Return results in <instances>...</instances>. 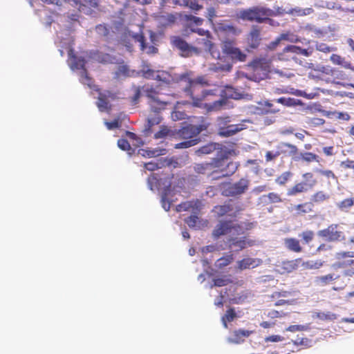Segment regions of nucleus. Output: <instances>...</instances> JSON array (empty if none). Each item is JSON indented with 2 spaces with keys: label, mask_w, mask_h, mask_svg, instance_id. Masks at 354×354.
Listing matches in <instances>:
<instances>
[{
  "label": "nucleus",
  "mask_w": 354,
  "mask_h": 354,
  "mask_svg": "<svg viewBox=\"0 0 354 354\" xmlns=\"http://www.w3.org/2000/svg\"><path fill=\"white\" fill-rule=\"evenodd\" d=\"M73 41L68 30H66V32H59L57 33V40L55 43L59 48V51L61 56L64 55V48H66L68 50V63L72 71L80 70V80L82 84L97 91L96 86L93 84L92 79L87 75L84 68L86 61L84 57H77L73 54V50L71 48Z\"/></svg>",
  "instance_id": "1"
},
{
  "label": "nucleus",
  "mask_w": 354,
  "mask_h": 354,
  "mask_svg": "<svg viewBox=\"0 0 354 354\" xmlns=\"http://www.w3.org/2000/svg\"><path fill=\"white\" fill-rule=\"evenodd\" d=\"M238 165L236 162H227L225 154H221V157L214 158L209 162L195 164L194 166V171L201 174L214 169L211 174L213 179L230 176L236 171Z\"/></svg>",
  "instance_id": "2"
},
{
  "label": "nucleus",
  "mask_w": 354,
  "mask_h": 354,
  "mask_svg": "<svg viewBox=\"0 0 354 354\" xmlns=\"http://www.w3.org/2000/svg\"><path fill=\"white\" fill-rule=\"evenodd\" d=\"M147 184L151 190L157 189L160 192L162 206L165 211H169L171 205L175 201V199L173 198L174 190L171 189V178L166 177L158 179L153 174L148 178Z\"/></svg>",
  "instance_id": "3"
},
{
  "label": "nucleus",
  "mask_w": 354,
  "mask_h": 354,
  "mask_svg": "<svg viewBox=\"0 0 354 354\" xmlns=\"http://www.w3.org/2000/svg\"><path fill=\"white\" fill-rule=\"evenodd\" d=\"M283 15L280 7L275 8L274 10L258 6L248 9L240 10L237 13V17L249 21H256L257 23H263L266 19L265 16H277Z\"/></svg>",
  "instance_id": "4"
},
{
  "label": "nucleus",
  "mask_w": 354,
  "mask_h": 354,
  "mask_svg": "<svg viewBox=\"0 0 354 354\" xmlns=\"http://www.w3.org/2000/svg\"><path fill=\"white\" fill-rule=\"evenodd\" d=\"M141 95H145L149 99V104L154 113H158L165 109L167 102L159 96L158 92L151 86L145 85L141 89L138 88L133 97V102L136 104Z\"/></svg>",
  "instance_id": "5"
},
{
  "label": "nucleus",
  "mask_w": 354,
  "mask_h": 354,
  "mask_svg": "<svg viewBox=\"0 0 354 354\" xmlns=\"http://www.w3.org/2000/svg\"><path fill=\"white\" fill-rule=\"evenodd\" d=\"M241 234L243 232V228L231 221L220 222L214 228L213 231V236L218 238L221 235L228 233L230 234Z\"/></svg>",
  "instance_id": "6"
},
{
  "label": "nucleus",
  "mask_w": 354,
  "mask_h": 354,
  "mask_svg": "<svg viewBox=\"0 0 354 354\" xmlns=\"http://www.w3.org/2000/svg\"><path fill=\"white\" fill-rule=\"evenodd\" d=\"M337 224H331L327 228L319 230L317 235L326 241L335 242L344 239V234L342 231L337 230Z\"/></svg>",
  "instance_id": "7"
},
{
  "label": "nucleus",
  "mask_w": 354,
  "mask_h": 354,
  "mask_svg": "<svg viewBox=\"0 0 354 354\" xmlns=\"http://www.w3.org/2000/svg\"><path fill=\"white\" fill-rule=\"evenodd\" d=\"M71 6L77 7L80 12L91 15L93 9L97 8L99 5V0H64Z\"/></svg>",
  "instance_id": "8"
},
{
  "label": "nucleus",
  "mask_w": 354,
  "mask_h": 354,
  "mask_svg": "<svg viewBox=\"0 0 354 354\" xmlns=\"http://www.w3.org/2000/svg\"><path fill=\"white\" fill-rule=\"evenodd\" d=\"M223 53L227 55L233 62H244L246 54L236 47L232 41H225L222 45Z\"/></svg>",
  "instance_id": "9"
},
{
  "label": "nucleus",
  "mask_w": 354,
  "mask_h": 354,
  "mask_svg": "<svg viewBox=\"0 0 354 354\" xmlns=\"http://www.w3.org/2000/svg\"><path fill=\"white\" fill-rule=\"evenodd\" d=\"M141 73L145 78L157 80L166 84H169L171 80V77L168 73L163 71H153L148 66H143Z\"/></svg>",
  "instance_id": "10"
},
{
  "label": "nucleus",
  "mask_w": 354,
  "mask_h": 354,
  "mask_svg": "<svg viewBox=\"0 0 354 354\" xmlns=\"http://www.w3.org/2000/svg\"><path fill=\"white\" fill-rule=\"evenodd\" d=\"M249 180L241 178L239 181L229 185L223 190V194L227 196H236L243 194L248 188Z\"/></svg>",
  "instance_id": "11"
},
{
  "label": "nucleus",
  "mask_w": 354,
  "mask_h": 354,
  "mask_svg": "<svg viewBox=\"0 0 354 354\" xmlns=\"http://www.w3.org/2000/svg\"><path fill=\"white\" fill-rule=\"evenodd\" d=\"M128 35L131 37L135 42L139 44V46L141 50L145 51L148 54H153L156 53L157 48L153 46H148L145 41V38L141 31V28H139L138 32H134L132 30H128Z\"/></svg>",
  "instance_id": "12"
},
{
  "label": "nucleus",
  "mask_w": 354,
  "mask_h": 354,
  "mask_svg": "<svg viewBox=\"0 0 354 354\" xmlns=\"http://www.w3.org/2000/svg\"><path fill=\"white\" fill-rule=\"evenodd\" d=\"M202 131L201 126L189 124L183 127L178 131V136L182 139L192 140L194 137L199 134Z\"/></svg>",
  "instance_id": "13"
},
{
  "label": "nucleus",
  "mask_w": 354,
  "mask_h": 354,
  "mask_svg": "<svg viewBox=\"0 0 354 354\" xmlns=\"http://www.w3.org/2000/svg\"><path fill=\"white\" fill-rule=\"evenodd\" d=\"M180 80H185L189 84V88H186V91L190 93L191 95L193 94V92L195 91L197 85H205L207 84L206 80L204 77H198L196 79H191L189 76V73H183L180 77Z\"/></svg>",
  "instance_id": "14"
},
{
  "label": "nucleus",
  "mask_w": 354,
  "mask_h": 354,
  "mask_svg": "<svg viewBox=\"0 0 354 354\" xmlns=\"http://www.w3.org/2000/svg\"><path fill=\"white\" fill-rule=\"evenodd\" d=\"M259 106H253L251 107V111L254 114L264 115L268 113H276L279 112V109H272V104L266 100L258 102Z\"/></svg>",
  "instance_id": "15"
},
{
  "label": "nucleus",
  "mask_w": 354,
  "mask_h": 354,
  "mask_svg": "<svg viewBox=\"0 0 354 354\" xmlns=\"http://www.w3.org/2000/svg\"><path fill=\"white\" fill-rule=\"evenodd\" d=\"M252 245V241L246 239L245 237L232 238L227 241L228 248L237 252L247 248L248 246H251Z\"/></svg>",
  "instance_id": "16"
},
{
  "label": "nucleus",
  "mask_w": 354,
  "mask_h": 354,
  "mask_svg": "<svg viewBox=\"0 0 354 354\" xmlns=\"http://www.w3.org/2000/svg\"><path fill=\"white\" fill-rule=\"evenodd\" d=\"M215 31L218 34H227L228 35H236L237 30L232 25L221 21H215L213 24Z\"/></svg>",
  "instance_id": "17"
},
{
  "label": "nucleus",
  "mask_w": 354,
  "mask_h": 354,
  "mask_svg": "<svg viewBox=\"0 0 354 354\" xmlns=\"http://www.w3.org/2000/svg\"><path fill=\"white\" fill-rule=\"evenodd\" d=\"M90 58L104 64H120V62L115 57L108 54L99 52H91Z\"/></svg>",
  "instance_id": "18"
},
{
  "label": "nucleus",
  "mask_w": 354,
  "mask_h": 354,
  "mask_svg": "<svg viewBox=\"0 0 354 354\" xmlns=\"http://www.w3.org/2000/svg\"><path fill=\"white\" fill-rule=\"evenodd\" d=\"M261 263L259 259L245 258L236 262V268L239 270L254 268Z\"/></svg>",
  "instance_id": "19"
},
{
  "label": "nucleus",
  "mask_w": 354,
  "mask_h": 354,
  "mask_svg": "<svg viewBox=\"0 0 354 354\" xmlns=\"http://www.w3.org/2000/svg\"><path fill=\"white\" fill-rule=\"evenodd\" d=\"M244 129L243 124H230L218 130V135L222 137H230Z\"/></svg>",
  "instance_id": "20"
},
{
  "label": "nucleus",
  "mask_w": 354,
  "mask_h": 354,
  "mask_svg": "<svg viewBox=\"0 0 354 354\" xmlns=\"http://www.w3.org/2000/svg\"><path fill=\"white\" fill-rule=\"evenodd\" d=\"M252 331L243 329L234 330L232 336L227 338V342L234 344H240L244 341L245 337L250 335Z\"/></svg>",
  "instance_id": "21"
},
{
  "label": "nucleus",
  "mask_w": 354,
  "mask_h": 354,
  "mask_svg": "<svg viewBox=\"0 0 354 354\" xmlns=\"http://www.w3.org/2000/svg\"><path fill=\"white\" fill-rule=\"evenodd\" d=\"M141 73L136 72L135 71H131L127 65H120L118 70L114 73V77L115 79H120L122 77L136 76Z\"/></svg>",
  "instance_id": "22"
},
{
  "label": "nucleus",
  "mask_w": 354,
  "mask_h": 354,
  "mask_svg": "<svg viewBox=\"0 0 354 354\" xmlns=\"http://www.w3.org/2000/svg\"><path fill=\"white\" fill-rule=\"evenodd\" d=\"M315 183L316 181L314 180L309 183H298L288 191V195L292 196L297 193L307 192L308 189L312 188Z\"/></svg>",
  "instance_id": "23"
},
{
  "label": "nucleus",
  "mask_w": 354,
  "mask_h": 354,
  "mask_svg": "<svg viewBox=\"0 0 354 354\" xmlns=\"http://www.w3.org/2000/svg\"><path fill=\"white\" fill-rule=\"evenodd\" d=\"M281 10L283 12V14L286 13L291 15L294 17L306 16L310 15L311 13L313 12V9L312 8H301L299 7H296L295 8L288 10L283 9L282 8H281Z\"/></svg>",
  "instance_id": "24"
},
{
  "label": "nucleus",
  "mask_w": 354,
  "mask_h": 354,
  "mask_svg": "<svg viewBox=\"0 0 354 354\" xmlns=\"http://www.w3.org/2000/svg\"><path fill=\"white\" fill-rule=\"evenodd\" d=\"M281 93H287L291 94L298 97H304L308 100L314 99L316 96V94L314 93H307L304 91L298 90L292 87L286 88L285 89L281 90Z\"/></svg>",
  "instance_id": "25"
},
{
  "label": "nucleus",
  "mask_w": 354,
  "mask_h": 354,
  "mask_svg": "<svg viewBox=\"0 0 354 354\" xmlns=\"http://www.w3.org/2000/svg\"><path fill=\"white\" fill-rule=\"evenodd\" d=\"M227 100L226 98H221L212 103L205 104V107L207 111H218L225 109L227 105Z\"/></svg>",
  "instance_id": "26"
},
{
  "label": "nucleus",
  "mask_w": 354,
  "mask_h": 354,
  "mask_svg": "<svg viewBox=\"0 0 354 354\" xmlns=\"http://www.w3.org/2000/svg\"><path fill=\"white\" fill-rule=\"evenodd\" d=\"M219 149H221V145L219 144L211 142L200 147L196 150L195 153L198 156H201L202 155L211 153Z\"/></svg>",
  "instance_id": "27"
},
{
  "label": "nucleus",
  "mask_w": 354,
  "mask_h": 354,
  "mask_svg": "<svg viewBox=\"0 0 354 354\" xmlns=\"http://www.w3.org/2000/svg\"><path fill=\"white\" fill-rule=\"evenodd\" d=\"M166 153L165 149L156 148L152 149H141L138 150V154L144 157H156Z\"/></svg>",
  "instance_id": "28"
},
{
  "label": "nucleus",
  "mask_w": 354,
  "mask_h": 354,
  "mask_svg": "<svg viewBox=\"0 0 354 354\" xmlns=\"http://www.w3.org/2000/svg\"><path fill=\"white\" fill-rule=\"evenodd\" d=\"M260 40V30H259L256 26H253L248 37V41L250 46L252 48H257Z\"/></svg>",
  "instance_id": "29"
},
{
  "label": "nucleus",
  "mask_w": 354,
  "mask_h": 354,
  "mask_svg": "<svg viewBox=\"0 0 354 354\" xmlns=\"http://www.w3.org/2000/svg\"><path fill=\"white\" fill-rule=\"evenodd\" d=\"M201 42L203 44L205 50H208L214 58L220 57L219 50L211 41L207 39H202Z\"/></svg>",
  "instance_id": "30"
},
{
  "label": "nucleus",
  "mask_w": 354,
  "mask_h": 354,
  "mask_svg": "<svg viewBox=\"0 0 354 354\" xmlns=\"http://www.w3.org/2000/svg\"><path fill=\"white\" fill-rule=\"evenodd\" d=\"M170 160H163L162 158L158 160L156 162L151 161L145 164V167L149 171H154L157 169L165 167V164H170Z\"/></svg>",
  "instance_id": "31"
},
{
  "label": "nucleus",
  "mask_w": 354,
  "mask_h": 354,
  "mask_svg": "<svg viewBox=\"0 0 354 354\" xmlns=\"http://www.w3.org/2000/svg\"><path fill=\"white\" fill-rule=\"evenodd\" d=\"M200 204H201V203L199 201H196V202L186 201V202L182 203L179 204L178 205H177L176 207V212H182V211H187L191 209H194L195 208L198 209Z\"/></svg>",
  "instance_id": "32"
},
{
  "label": "nucleus",
  "mask_w": 354,
  "mask_h": 354,
  "mask_svg": "<svg viewBox=\"0 0 354 354\" xmlns=\"http://www.w3.org/2000/svg\"><path fill=\"white\" fill-rule=\"evenodd\" d=\"M286 247L291 251L299 252L301 248L299 245V242L297 239L293 238H288L284 240Z\"/></svg>",
  "instance_id": "33"
},
{
  "label": "nucleus",
  "mask_w": 354,
  "mask_h": 354,
  "mask_svg": "<svg viewBox=\"0 0 354 354\" xmlns=\"http://www.w3.org/2000/svg\"><path fill=\"white\" fill-rule=\"evenodd\" d=\"M233 260V254L232 253H229L225 256L218 259L215 263V266L219 269H221L231 263Z\"/></svg>",
  "instance_id": "34"
},
{
  "label": "nucleus",
  "mask_w": 354,
  "mask_h": 354,
  "mask_svg": "<svg viewBox=\"0 0 354 354\" xmlns=\"http://www.w3.org/2000/svg\"><path fill=\"white\" fill-rule=\"evenodd\" d=\"M276 102L286 106H295L301 104V101L300 100L291 97H279L276 100Z\"/></svg>",
  "instance_id": "35"
},
{
  "label": "nucleus",
  "mask_w": 354,
  "mask_h": 354,
  "mask_svg": "<svg viewBox=\"0 0 354 354\" xmlns=\"http://www.w3.org/2000/svg\"><path fill=\"white\" fill-rule=\"evenodd\" d=\"M338 278H339V276L335 277V275L333 274H328L325 275V276L317 277L315 278V281L318 285L324 286H326L328 283H329L330 281L335 280V279H337Z\"/></svg>",
  "instance_id": "36"
},
{
  "label": "nucleus",
  "mask_w": 354,
  "mask_h": 354,
  "mask_svg": "<svg viewBox=\"0 0 354 354\" xmlns=\"http://www.w3.org/2000/svg\"><path fill=\"white\" fill-rule=\"evenodd\" d=\"M337 207L343 212H347L348 209L354 205V198H346L344 201L337 203Z\"/></svg>",
  "instance_id": "37"
},
{
  "label": "nucleus",
  "mask_w": 354,
  "mask_h": 354,
  "mask_svg": "<svg viewBox=\"0 0 354 354\" xmlns=\"http://www.w3.org/2000/svg\"><path fill=\"white\" fill-rule=\"evenodd\" d=\"M304 30L307 31L308 33H313L315 35V37H322L324 35L326 32H324L320 28L315 26L312 24H307L304 28Z\"/></svg>",
  "instance_id": "38"
},
{
  "label": "nucleus",
  "mask_w": 354,
  "mask_h": 354,
  "mask_svg": "<svg viewBox=\"0 0 354 354\" xmlns=\"http://www.w3.org/2000/svg\"><path fill=\"white\" fill-rule=\"evenodd\" d=\"M301 262V259H297L292 261H289L283 263V268L288 272H290L293 271L294 270H296L298 267L299 263Z\"/></svg>",
  "instance_id": "39"
},
{
  "label": "nucleus",
  "mask_w": 354,
  "mask_h": 354,
  "mask_svg": "<svg viewBox=\"0 0 354 354\" xmlns=\"http://www.w3.org/2000/svg\"><path fill=\"white\" fill-rule=\"evenodd\" d=\"M313 317H316L321 320L333 321L337 319V315L330 312H318L315 313Z\"/></svg>",
  "instance_id": "40"
},
{
  "label": "nucleus",
  "mask_w": 354,
  "mask_h": 354,
  "mask_svg": "<svg viewBox=\"0 0 354 354\" xmlns=\"http://www.w3.org/2000/svg\"><path fill=\"white\" fill-rule=\"evenodd\" d=\"M180 6L189 7L194 11H198L203 8V6L196 3V1L192 0H180Z\"/></svg>",
  "instance_id": "41"
},
{
  "label": "nucleus",
  "mask_w": 354,
  "mask_h": 354,
  "mask_svg": "<svg viewBox=\"0 0 354 354\" xmlns=\"http://www.w3.org/2000/svg\"><path fill=\"white\" fill-rule=\"evenodd\" d=\"M104 97L105 95L102 93H99L98 100L96 104L100 111H105L109 109V102L104 98Z\"/></svg>",
  "instance_id": "42"
},
{
  "label": "nucleus",
  "mask_w": 354,
  "mask_h": 354,
  "mask_svg": "<svg viewBox=\"0 0 354 354\" xmlns=\"http://www.w3.org/2000/svg\"><path fill=\"white\" fill-rule=\"evenodd\" d=\"M280 38L282 41H287L291 43H297L299 41V37L291 32H284L280 35Z\"/></svg>",
  "instance_id": "43"
},
{
  "label": "nucleus",
  "mask_w": 354,
  "mask_h": 354,
  "mask_svg": "<svg viewBox=\"0 0 354 354\" xmlns=\"http://www.w3.org/2000/svg\"><path fill=\"white\" fill-rule=\"evenodd\" d=\"M318 156L311 152L301 153L299 157L296 158V160L302 159L304 161L310 162L313 161H318Z\"/></svg>",
  "instance_id": "44"
},
{
  "label": "nucleus",
  "mask_w": 354,
  "mask_h": 354,
  "mask_svg": "<svg viewBox=\"0 0 354 354\" xmlns=\"http://www.w3.org/2000/svg\"><path fill=\"white\" fill-rule=\"evenodd\" d=\"M232 210V207L230 205H223L216 206L213 209V212L218 216H222L225 214L230 212Z\"/></svg>",
  "instance_id": "45"
},
{
  "label": "nucleus",
  "mask_w": 354,
  "mask_h": 354,
  "mask_svg": "<svg viewBox=\"0 0 354 354\" xmlns=\"http://www.w3.org/2000/svg\"><path fill=\"white\" fill-rule=\"evenodd\" d=\"M236 313L234 312V310L232 308L229 309L228 310H227L225 315L222 317V323L223 324V326L227 328V322H232L234 320V319L236 317Z\"/></svg>",
  "instance_id": "46"
},
{
  "label": "nucleus",
  "mask_w": 354,
  "mask_h": 354,
  "mask_svg": "<svg viewBox=\"0 0 354 354\" xmlns=\"http://www.w3.org/2000/svg\"><path fill=\"white\" fill-rule=\"evenodd\" d=\"M324 262L321 260L308 261L302 263V266L306 269H319L323 266Z\"/></svg>",
  "instance_id": "47"
},
{
  "label": "nucleus",
  "mask_w": 354,
  "mask_h": 354,
  "mask_svg": "<svg viewBox=\"0 0 354 354\" xmlns=\"http://www.w3.org/2000/svg\"><path fill=\"white\" fill-rule=\"evenodd\" d=\"M172 43L176 47L179 48L182 51H186L189 48L187 43L183 40L181 38L178 37L173 38Z\"/></svg>",
  "instance_id": "48"
},
{
  "label": "nucleus",
  "mask_w": 354,
  "mask_h": 354,
  "mask_svg": "<svg viewBox=\"0 0 354 354\" xmlns=\"http://www.w3.org/2000/svg\"><path fill=\"white\" fill-rule=\"evenodd\" d=\"M185 19L188 23L189 28L192 27V24H195L197 26L201 25L203 21V19L191 15H185Z\"/></svg>",
  "instance_id": "49"
},
{
  "label": "nucleus",
  "mask_w": 354,
  "mask_h": 354,
  "mask_svg": "<svg viewBox=\"0 0 354 354\" xmlns=\"http://www.w3.org/2000/svg\"><path fill=\"white\" fill-rule=\"evenodd\" d=\"M232 66L230 64H223L218 63L217 64L213 65L210 68L215 72H230L232 69Z\"/></svg>",
  "instance_id": "50"
},
{
  "label": "nucleus",
  "mask_w": 354,
  "mask_h": 354,
  "mask_svg": "<svg viewBox=\"0 0 354 354\" xmlns=\"http://www.w3.org/2000/svg\"><path fill=\"white\" fill-rule=\"evenodd\" d=\"M196 139L187 140L175 145L176 149H186L197 144Z\"/></svg>",
  "instance_id": "51"
},
{
  "label": "nucleus",
  "mask_w": 354,
  "mask_h": 354,
  "mask_svg": "<svg viewBox=\"0 0 354 354\" xmlns=\"http://www.w3.org/2000/svg\"><path fill=\"white\" fill-rule=\"evenodd\" d=\"M330 196L324 192H318L312 196V201L315 203H320L328 199Z\"/></svg>",
  "instance_id": "52"
},
{
  "label": "nucleus",
  "mask_w": 354,
  "mask_h": 354,
  "mask_svg": "<svg viewBox=\"0 0 354 354\" xmlns=\"http://www.w3.org/2000/svg\"><path fill=\"white\" fill-rule=\"evenodd\" d=\"M310 68H313L315 71L321 72L326 75H333L335 71L330 67L324 66H317L316 68H314V65L313 64H310Z\"/></svg>",
  "instance_id": "53"
},
{
  "label": "nucleus",
  "mask_w": 354,
  "mask_h": 354,
  "mask_svg": "<svg viewBox=\"0 0 354 354\" xmlns=\"http://www.w3.org/2000/svg\"><path fill=\"white\" fill-rule=\"evenodd\" d=\"M300 47L295 45H289L283 48V52L288 53L291 55V56H294L296 55H299Z\"/></svg>",
  "instance_id": "54"
},
{
  "label": "nucleus",
  "mask_w": 354,
  "mask_h": 354,
  "mask_svg": "<svg viewBox=\"0 0 354 354\" xmlns=\"http://www.w3.org/2000/svg\"><path fill=\"white\" fill-rule=\"evenodd\" d=\"M274 59H278L280 61H289L290 59H295V57L291 56V55L288 54V53L283 52V50L281 53H277L274 57Z\"/></svg>",
  "instance_id": "55"
},
{
  "label": "nucleus",
  "mask_w": 354,
  "mask_h": 354,
  "mask_svg": "<svg viewBox=\"0 0 354 354\" xmlns=\"http://www.w3.org/2000/svg\"><path fill=\"white\" fill-rule=\"evenodd\" d=\"M118 146L122 150L129 151V154L131 153L129 151L131 150V147L130 146V144L128 142V141L127 140H125V139H120V140H118Z\"/></svg>",
  "instance_id": "56"
},
{
  "label": "nucleus",
  "mask_w": 354,
  "mask_h": 354,
  "mask_svg": "<svg viewBox=\"0 0 354 354\" xmlns=\"http://www.w3.org/2000/svg\"><path fill=\"white\" fill-rule=\"evenodd\" d=\"M230 281V280L227 278H218V279H213V284H211L210 285V288H213L214 286H218V287H221V286H226L228 282Z\"/></svg>",
  "instance_id": "57"
},
{
  "label": "nucleus",
  "mask_w": 354,
  "mask_h": 354,
  "mask_svg": "<svg viewBox=\"0 0 354 354\" xmlns=\"http://www.w3.org/2000/svg\"><path fill=\"white\" fill-rule=\"evenodd\" d=\"M309 329L308 325H291L286 328V330L290 332L308 330Z\"/></svg>",
  "instance_id": "58"
},
{
  "label": "nucleus",
  "mask_w": 354,
  "mask_h": 354,
  "mask_svg": "<svg viewBox=\"0 0 354 354\" xmlns=\"http://www.w3.org/2000/svg\"><path fill=\"white\" fill-rule=\"evenodd\" d=\"M291 176L292 174L290 171H286L277 178L276 182L279 185H283L288 181Z\"/></svg>",
  "instance_id": "59"
},
{
  "label": "nucleus",
  "mask_w": 354,
  "mask_h": 354,
  "mask_svg": "<svg viewBox=\"0 0 354 354\" xmlns=\"http://www.w3.org/2000/svg\"><path fill=\"white\" fill-rule=\"evenodd\" d=\"M186 223L189 225V227H196L197 223L198 222V216L195 215L190 216L185 220Z\"/></svg>",
  "instance_id": "60"
},
{
  "label": "nucleus",
  "mask_w": 354,
  "mask_h": 354,
  "mask_svg": "<svg viewBox=\"0 0 354 354\" xmlns=\"http://www.w3.org/2000/svg\"><path fill=\"white\" fill-rule=\"evenodd\" d=\"M316 49L320 52L329 53L333 50V48L328 46L324 43H316Z\"/></svg>",
  "instance_id": "61"
},
{
  "label": "nucleus",
  "mask_w": 354,
  "mask_h": 354,
  "mask_svg": "<svg viewBox=\"0 0 354 354\" xmlns=\"http://www.w3.org/2000/svg\"><path fill=\"white\" fill-rule=\"evenodd\" d=\"M296 345H302L306 347L311 346L312 341L308 338H301L298 337L294 342Z\"/></svg>",
  "instance_id": "62"
},
{
  "label": "nucleus",
  "mask_w": 354,
  "mask_h": 354,
  "mask_svg": "<svg viewBox=\"0 0 354 354\" xmlns=\"http://www.w3.org/2000/svg\"><path fill=\"white\" fill-rule=\"evenodd\" d=\"M169 130L166 127H161L160 131L155 133V138H162L169 134Z\"/></svg>",
  "instance_id": "63"
},
{
  "label": "nucleus",
  "mask_w": 354,
  "mask_h": 354,
  "mask_svg": "<svg viewBox=\"0 0 354 354\" xmlns=\"http://www.w3.org/2000/svg\"><path fill=\"white\" fill-rule=\"evenodd\" d=\"M229 122H230V118L228 116L218 118L217 125L218 127V130L222 127H225V125H227Z\"/></svg>",
  "instance_id": "64"
}]
</instances>
